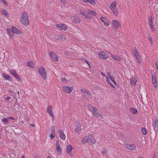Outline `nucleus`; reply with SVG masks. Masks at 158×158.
Here are the masks:
<instances>
[{
    "instance_id": "nucleus-30",
    "label": "nucleus",
    "mask_w": 158,
    "mask_h": 158,
    "mask_svg": "<svg viewBox=\"0 0 158 158\" xmlns=\"http://www.w3.org/2000/svg\"><path fill=\"white\" fill-rule=\"evenodd\" d=\"M133 52L135 57H138L140 56L138 51L136 50V48H134L133 49Z\"/></svg>"
},
{
    "instance_id": "nucleus-57",
    "label": "nucleus",
    "mask_w": 158,
    "mask_h": 158,
    "mask_svg": "<svg viewBox=\"0 0 158 158\" xmlns=\"http://www.w3.org/2000/svg\"><path fill=\"white\" fill-rule=\"evenodd\" d=\"M46 158H52L50 156H48Z\"/></svg>"
},
{
    "instance_id": "nucleus-3",
    "label": "nucleus",
    "mask_w": 158,
    "mask_h": 158,
    "mask_svg": "<svg viewBox=\"0 0 158 158\" xmlns=\"http://www.w3.org/2000/svg\"><path fill=\"white\" fill-rule=\"evenodd\" d=\"M106 81L108 84H110L112 87H114V86L112 84V83H113L114 85L117 84V83L114 80V78L110 76H109L106 77Z\"/></svg>"
},
{
    "instance_id": "nucleus-34",
    "label": "nucleus",
    "mask_w": 158,
    "mask_h": 158,
    "mask_svg": "<svg viewBox=\"0 0 158 158\" xmlns=\"http://www.w3.org/2000/svg\"><path fill=\"white\" fill-rule=\"evenodd\" d=\"M81 91L83 93H86L87 94L89 95L90 96H91V93L89 91L87 90L84 89H81Z\"/></svg>"
},
{
    "instance_id": "nucleus-37",
    "label": "nucleus",
    "mask_w": 158,
    "mask_h": 158,
    "mask_svg": "<svg viewBox=\"0 0 158 158\" xmlns=\"http://www.w3.org/2000/svg\"><path fill=\"white\" fill-rule=\"evenodd\" d=\"M8 118H5L1 120V121L5 124H6V123L9 122Z\"/></svg>"
},
{
    "instance_id": "nucleus-32",
    "label": "nucleus",
    "mask_w": 158,
    "mask_h": 158,
    "mask_svg": "<svg viewBox=\"0 0 158 158\" xmlns=\"http://www.w3.org/2000/svg\"><path fill=\"white\" fill-rule=\"evenodd\" d=\"M2 76L6 79L11 81L12 80L11 78L9 76L7 75V74H2Z\"/></svg>"
},
{
    "instance_id": "nucleus-4",
    "label": "nucleus",
    "mask_w": 158,
    "mask_h": 158,
    "mask_svg": "<svg viewBox=\"0 0 158 158\" xmlns=\"http://www.w3.org/2000/svg\"><path fill=\"white\" fill-rule=\"evenodd\" d=\"M73 86H64L63 87L62 89L63 91L68 94H70L73 90Z\"/></svg>"
},
{
    "instance_id": "nucleus-17",
    "label": "nucleus",
    "mask_w": 158,
    "mask_h": 158,
    "mask_svg": "<svg viewBox=\"0 0 158 158\" xmlns=\"http://www.w3.org/2000/svg\"><path fill=\"white\" fill-rule=\"evenodd\" d=\"M58 132L59 133L60 136V138L64 141L65 140L66 136L63 131L61 130H59L58 131Z\"/></svg>"
},
{
    "instance_id": "nucleus-49",
    "label": "nucleus",
    "mask_w": 158,
    "mask_h": 158,
    "mask_svg": "<svg viewBox=\"0 0 158 158\" xmlns=\"http://www.w3.org/2000/svg\"><path fill=\"white\" fill-rule=\"evenodd\" d=\"M10 97H7L5 98V100L6 101H8L10 100Z\"/></svg>"
},
{
    "instance_id": "nucleus-54",
    "label": "nucleus",
    "mask_w": 158,
    "mask_h": 158,
    "mask_svg": "<svg viewBox=\"0 0 158 158\" xmlns=\"http://www.w3.org/2000/svg\"><path fill=\"white\" fill-rule=\"evenodd\" d=\"M2 2L4 4H5L6 5H7V3H6V1L5 0H3Z\"/></svg>"
},
{
    "instance_id": "nucleus-35",
    "label": "nucleus",
    "mask_w": 158,
    "mask_h": 158,
    "mask_svg": "<svg viewBox=\"0 0 158 158\" xmlns=\"http://www.w3.org/2000/svg\"><path fill=\"white\" fill-rule=\"evenodd\" d=\"M57 153L58 155H60L62 153V150L60 147L56 148Z\"/></svg>"
},
{
    "instance_id": "nucleus-31",
    "label": "nucleus",
    "mask_w": 158,
    "mask_h": 158,
    "mask_svg": "<svg viewBox=\"0 0 158 158\" xmlns=\"http://www.w3.org/2000/svg\"><path fill=\"white\" fill-rule=\"evenodd\" d=\"M27 64L28 66L31 68H34V64L32 61H30L27 62Z\"/></svg>"
},
{
    "instance_id": "nucleus-50",
    "label": "nucleus",
    "mask_w": 158,
    "mask_h": 158,
    "mask_svg": "<svg viewBox=\"0 0 158 158\" xmlns=\"http://www.w3.org/2000/svg\"><path fill=\"white\" fill-rule=\"evenodd\" d=\"M155 64H156V69H157V70H158V62L156 61V62Z\"/></svg>"
},
{
    "instance_id": "nucleus-14",
    "label": "nucleus",
    "mask_w": 158,
    "mask_h": 158,
    "mask_svg": "<svg viewBox=\"0 0 158 158\" xmlns=\"http://www.w3.org/2000/svg\"><path fill=\"white\" fill-rule=\"evenodd\" d=\"M117 3L116 1H114L111 2L110 6V8L111 10L118 8L117 6Z\"/></svg>"
},
{
    "instance_id": "nucleus-29",
    "label": "nucleus",
    "mask_w": 158,
    "mask_h": 158,
    "mask_svg": "<svg viewBox=\"0 0 158 158\" xmlns=\"http://www.w3.org/2000/svg\"><path fill=\"white\" fill-rule=\"evenodd\" d=\"M111 11L112 12L113 14L115 16H117L119 14V10L118 8L114 10H112Z\"/></svg>"
},
{
    "instance_id": "nucleus-12",
    "label": "nucleus",
    "mask_w": 158,
    "mask_h": 158,
    "mask_svg": "<svg viewBox=\"0 0 158 158\" xmlns=\"http://www.w3.org/2000/svg\"><path fill=\"white\" fill-rule=\"evenodd\" d=\"M148 24L151 29L154 31L155 30V28L153 25V22H152V18L151 16L149 17L148 19Z\"/></svg>"
},
{
    "instance_id": "nucleus-36",
    "label": "nucleus",
    "mask_w": 158,
    "mask_h": 158,
    "mask_svg": "<svg viewBox=\"0 0 158 158\" xmlns=\"http://www.w3.org/2000/svg\"><path fill=\"white\" fill-rule=\"evenodd\" d=\"M130 111L134 114H136L137 113V110L133 108H131Z\"/></svg>"
},
{
    "instance_id": "nucleus-38",
    "label": "nucleus",
    "mask_w": 158,
    "mask_h": 158,
    "mask_svg": "<svg viewBox=\"0 0 158 158\" xmlns=\"http://www.w3.org/2000/svg\"><path fill=\"white\" fill-rule=\"evenodd\" d=\"M2 13L6 17H9V15L7 12L4 9H2Z\"/></svg>"
},
{
    "instance_id": "nucleus-21",
    "label": "nucleus",
    "mask_w": 158,
    "mask_h": 158,
    "mask_svg": "<svg viewBox=\"0 0 158 158\" xmlns=\"http://www.w3.org/2000/svg\"><path fill=\"white\" fill-rule=\"evenodd\" d=\"M126 147L130 150H134L136 148V146L134 144H126Z\"/></svg>"
},
{
    "instance_id": "nucleus-11",
    "label": "nucleus",
    "mask_w": 158,
    "mask_h": 158,
    "mask_svg": "<svg viewBox=\"0 0 158 158\" xmlns=\"http://www.w3.org/2000/svg\"><path fill=\"white\" fill-rule=\"evenodd\" d=\"M56 27L61 30L65 31L67 28V26L66 25L63 23H59L56 25Z\"/></svg>"
},
{
    "instance_id": "nucleus-13",
    "label": "nucleus",
    "mask_w": 158,
    "mask_h": 158,
    "mask_svg": "<svg viewBox=\"0 0 158 158\" xmlns=\"http://www.w3.org/2000/svg\"><path fill=\"white\" fill-rule=\"evenodd\" d=\"M10 73L12 74L18 81L21 80V78L18 76L16 71L14 70H11L9 71Z\"/></svg>"
},
{
    "instance_id": "nucleus-39",
    "label": "nucleus",
    "mask_w": 158,
    "mask_h": 158,
    "mask_svg": "<svg viewBox=\"0 0 158 158\" xmlns=\"http://www.w3.org/2000/svg\"><path fill=\"white\" fill-rule=\"evenodd\" d=\"M88 2L90 3L93 6H94L96 4V3L94 0H89Z\"/></svg>"
},
{
    "instance_id": "nucleus-33",
    "label": "nucleus",
    "mask_w": 158,
    "mask_h": 158,
    "mask_svg": "<svg viewBox=\"0 0 158 158\" xmlns=\"http://www.w3.org/2000/svg\"><path fill=\"white\" fill-rule=\"evenodd\" d=\"M90 14L92 16H95L96 15V13L94 10H88V15Z\"/></svg>"
},
{
    "instance_id": "nucleus-22",
    "label": "nucleus",
    "mask_w": 158,
    "mask_h": 158,
    "mask_svg": "<svg viewBox=\"0 0 158 158\" xmlns=\"http://www.w3.org/2000/svg\"><path fill=\"white\" fill-rule=\"evenodd\" d=\"M137 81V78L135 77L132 76L131 79V85L133 86H135Z\"/></svg>"
},
{
    "instance_id": "nucleus-27",
    "label": "nucleus",
    "mask_w": 158,
    "mask_h": 158,
    "mask_svg": "<svg viewBox=\"0 0 158 158\" xmlns=\"http://www.w3.org/2000/svg\"><path fill=\"white\" fill-rule=\"evenodd\" d=\"M71 21L73 23H79L80 22V19L77 17H74L72 19Z\"/></svg>"
},
{
    "instance_id": "nucleus-6",
    "label": "nucleus",
    "mask_w": 158,
    "mask_h": 158,
    "mask_svg": "<svg viewBox=\"0 0 158 158\" xmlns=\"http://www.w3.org/2000/svg\"><path fill=\"white\" fill-rule=\"evenodd\" d=\"M47 112L52 117V120H53V119L54 118V114L52 112L53 108L52 106H48L47 107Z\"/></svg>"
},
{
    "instance_id": "nucleus-26",
    "label": "nucleus",
    "mask_w": 158,
    "mask_h": 158,
    "mask_svg": "<svg viewBox=\"0 0 158 158\" xmlns=\"http://www.w3.org/2000/svg\"><path fill=\"white\" fill-rule=\"evenodd\" d=\"M11 31L13 33L15 34H19L21 33L20 31L15 27H12L11 28Z\"/></svg>"
},
{
    "instance_id": "nucleus-19",
    "label": "nucleus",
    "mask_w": 158,
    "mask_h": 158,
    "mask_svg": "<svg viewBox=\"0 0 158 158\" xmlns=\"http://www.w3.org/2000/svg\"><path fill=\"white\" fill-rule=\"evenodd\" d=\"M89 137L90 138L89 141L91 143L94 144L95 143L96 141L92 135L89 134Z\"/></svg>"
},
{
    "instance_id": "nucleus-40",
    "label": "nucleus",
    "mask_w": 158,
    "mask_h": 158,
    "mask_svg": "<svg viewBox=\"0 0 158 158\" xmlns=\"http://www.w3.org/2000/svg\"><path fill=\"white\" fill-rule=\"evenodd\" d=\"M142 131L143 135H146L147 134V131L145 128L143 127L142 129Z\"/></svg>"
},
{
    "instance_id": "nucleus-55",
    "label": "nucleus",
    "mask_w": 158,
    "mask_h": 158,
    "mask_svg": "<svg viewBox=\"0 0 158 158\" xmlns=\"http://www.w3.org/2000/svg\"><path fill=\"white\" fill-rule=\"evenodd\" d=\"M89 0H83V1L85 3L88 2Z\"/></svg>"
},
{
    "instance_id": "nucleus-24",
    "label": "nucleus",
    "mask_w": 158,
    "mask_h": 158,
    "mask_svg": "<svg viewBox=\"0 0 158 158\" xmlns=\"http://www.w3.org/2000/svg\"><path fill=\"white\" fill-rule=\"evenodd\" d=\"M110 55L115 61H121V59L120 57L116 55H114L112 54H111Z\"/></svg>"
},
{
    "instance_id": "nucleus-51",
    "label": "nucleus",
    "mask_w": 158,
    "mask_h": 158,
    "mask_svg": "<svg viewBox=\"0 0 158 158\" xmlns=\"http://www.w3.org/2000/svg\"><path fill=\"white\" fill-rule=\"evenodd\" d=\"M8 119H11L13 120H16V119L15 118H14L13 117H8Z\"/></svg>"
},
{
    "instance_id": "nucleus-62",
    "label": "nucleus",
    "mask_w": 158,
    "mask_h": 158,
    "mask_svg": "<svg viewBox=\"0 0 158 158\" xmlns=\"http://www.w3.org/2000/svg\"><path fill=\"white\" fill-rule=\"evenodd\" d=\"M153 157H155V156H153Z\"/></svg>"
},
{
    "instance_id": "nucleus-1",
    "label": "nucleus",
    "mask_w": 158,
    "mask_h": 158,
    "mask_svg": "<svg viewBox=\"0 0 158 158\" xmlns=\"http://www.w3.org/2000/svg\"><path fill=\"white\" fill-rule=\"evenodd\" d=\"M28 18V14L26 12H24L20 17V20L23 24L24 25L27 26L29 24Z\"/></svg>"
},
{
    "instance_id": "nucleus-10",
    "label": "nucleus",
    "mask_w": 158,
    "mask_h": 158,
    "mask_svg": "<svg viewBox=\"0 0 158 158\" xmlns=\"http://www.w3.org/2000/svg\"><path fill=\"white\" fill-rule=\"evenodd\" d=\"M75 131L77 133H79L81 131L80 123L79 122L77 121L75 123Z\"/></svg>"
},
{
    "instance_id": "nucleus-59",
    "label": "nucleus",
    "mask_w": 158,
    "mask_h": 158,
    "mask_svg": "<svg viewBox=\"0 0 158 158\" xmlns=\"http://www.w3.org/2000/svg\"><path fill=\"white\" fill-rule=\"evenodd\" d=\"M138 158H143L142 157H138Z\"/></svg>"
},
{
    "instance_id": "nucleus-8",
    "label": "nucleus",
    "mask_w": 158,
    "mask_h": 158,
    "mask_svg": "<svg viewBox=\"0 0 158 158\" xmlns=\"http://www.w3.org/2000/svg\"><path fill=\"white\" fill-rule=\"evenodd\" d=\"M74 148H73L71 145H68L67 147L66 152L67 153L70 157L73 156V154L72 153V151Z\"/></svg>"
},
{
    "instance_id": "nucleus-42",
    "label": "nucleus",
    "mask_w": 158,
    "mask_h": 158,
    "mask_svg": "<svg viewBox=\"0 0 158 158\" xmlns=\"http://www.w3.org/2000/svg\"><path fill=\"white\" fill-rule=\"evenodd\" d=\"M55 136L56 135L54 133L51 134L50 135V139L52 140L53 139H54V137H55Z\"/></svg>"
},
{
    "instance_id": "nucleus-45",
    "label": "nucleus",
    "mask_w": 158,
    "mask_h": 158,
    "mask_svg": "<svg viewBox=\"0 0 158 158\" xmlns=\"http://www.w3.org/2000/svg\"><path fill=\"white\" fill-rule=\"evenodd\" d=\"M107 152L106 150L105 149H104L103 150L102 152L101 153L102 154H104L105 153H106Z\"/></svg>"
},
{
    "instance_id": "nucleus-25",
    "label": "nucleus",
    "mask_w": 158,
    "mask_h": 158,
    "mask_svg": "<svg viewBox=\"0 0 158 158\" xmlns=\"http://www.w3.org/2000/svg\"><path fill=\"white\" fill-rule=\"evenodd\" d=\"M89 135L86 136L83 138L81 143L82 144H85L87 143H88L89 141Z\"/></svg>"
},
{
    "instance_id": "nucleus-41",
    "label": "nucleus",
    "mask_w": 158,
    "mask_h": 158,
    "mask_svg": "<svg viewBox=\"0 0 158 158\" xmlns=\"http://www.w3.org/2000/svg\"><path fill=\"white\" fill-rule=\"evenodd\" d=\"M148 40H149V43L151 44H153V40H152V38L151 37H149L148 38Z\"/></svg>"
},
{
    "instance_id": "nucleus-15",
    "label": "nucleus",
    "mask_w": 158,
    "mask_h": 158,
    "mask_svg": "<svg viewBox=\"0 0 158 158\" xmlns=\"http://www.w3.org/2000/svg\"><path fill=\"white\" fill-rule=\"evenodd\" d=\"M80 13L81 14L83 15L85 18H89V17L88 15V10H86L85 9H82L80 11Z\"/></svg>"
},
{
    "instance_id": "nucleus-2",
    "label": "nucleus",
    "mask_w": 158,
    "mask_h": 158,
    "mask_svg": "<svg viewBox=\"0 0 158 158\" xmlns=\"http://www.w3.org/2000/svg\"><path fill=\"white\" fill-rule=\"evenodd\" d=\"M38 72L43 79H46L47 73L44 67L42 66L40 67L38 69Z\"/></svg>"
},
{
    "instance_id": "nucleus-63",
    "label": "nucleus",
    "mask_w": 158,
    "mask_h": 158,
    "mask_svg": "<svg viewBox=\"0 0 158 158\" xmlns=\"http://www.w3.org/2000/svg\"><path fill=\"white\" fill-rule=\"evenodd\" d=\"M153 157H155V156H153Z\"/></svg>"
},
{
    "instance_id": "nucleus-52",
    "label": "nucleus",
    "mask_w": 158,
    "mask_h": 158,
    "mask_svg": "<svg viewBox=\"0 0 158 158\" xmlns=\"http://www.w3.org/2000/svg\"><path fill=\"white\" fill-rule=\"evenodd\" d=\"M84 98L87 99L89 101V99H88V98L86 95H84L83 96Z\"/></svg>"
},
{
    "instance_id": "nucleus-43",
    "label": "nucleus",
    "mask_w": 158,
    "mask_h": 158,
    "mask_svg": "<svg viewBox=\"0 0 158 158\" xmlns=\"http://www.w3.org/2000/svg\"><path fill=\"white\" fill-rule=\"evenodd\" d=\"M136 59L139 64H140L141 63V59L140 58V56L138 57H136Z\"/></svg>"
},
{
    "instance_id": "nucleus-16",
    "label": "nucleus",
    "mask_w": 158,
    "mask_h": 158,
    "mask_svg": "<svg viewBox=\"0 0 158 158\" xmlns=\"http://www.w3.org/2000/svg\"><path fill=\"white\" fill-rule=\"evenodd\" d=\"M101 19L102 22H103L104 24L106 26H108L110 25L109 22L107 19L104 17H102L101 18Z\"/></svg>"
},
{
    "instance_id": "nucleus-58",
    "label": "nucleus",
    "mask_w": 158,
    "mask_h": 158,
    "mask_svg": "<svg viewBox=\"0 0 158 158\" xmlns=\"http://www.w3.org/2000/svg\"><path fill=\"white\" fill-rule=\"evenodd\" d=\"M21 158H25V156H22Z\"/></svg>"
},
{
    "instance_id": "nucleus-46",
    "label": "nucleus",
    "mask_w": 158,
    "mask_h": 158,
    "mask_svg": "<svg viewBox=\"0 0 158 158\" xmlns=\"http://www.w3.org/2000/svg\"><path fill=\"white\" fill-rule=\"evenodd\" d=\"M6 31L9 34L10 33V28H6Z\"/></svg>"
},
{
    "instance_id": "nucleus-18",
    "label": "nucleus",
    "mask_w": 158,
    "mask_h": 158,
    "mask_svg": "<svg viewBox=\"0 0 158 158\" xmlns=\"http://www.w3.org/2000/svg\"><path fill=\"white\" fill-rule=\"evenodd\" d=\"M50 55V57L53 60L56 61H58V57L54 52H51Z\"/></svg>"
},
{
    "instance_id": "nucleus-60",
    "label": "nucleus",
    "mask_w": 158,
    "mask_h": 158,
    "mask_svg": "<svg viewBox=\"0 0 158 158\" xmlns=\"http://www.w3.org/2000/svg\"><path fill=\"white\" fill-rule=\"evenodd\" d=\"M31 126L33 127H34L35 126L34 125H32V124L31 125Z\"/></svg>"
},
{
    "instance_id": "nucleus-48",
    "label": "nucleus",
    "mask_w": 158,
    "mask_h": 158,
    "mask_svg": "<svg viewBox=\"0 0 158 158\" xmlns=\"http://www.w3.org/2000/svg\"><path fill=\"white\" fill-rule=\"evenodd\" d=\"M61 80L64 82H65L66 81V80L65 78H61Z\"/></svg>"
},
{
    "instance_id": "nucleus-20",
    "label": "nucleus",
    "mask_w": 158,
    "mask_h": 158,
    "mask_svg": "<svg viewBox=\"0 0 158 158\" xmlns=\"http://www.w3.org/2000/svg\"><path fill=\"white\" fill-rule=\"evenodd\" d=\"M154 124L153 129L155 131L156 134L158 133V120L157 119L155 120Z\"/></svg>"
},
{
    "instance_id": "nucleus-47",
    "label": "nucleus",
    "mask_w": 158,
    "mask_h": 158,
    "mask_svg": "<svg viewBox=\"0 0 158 158\" xmlns=\"http://www.w3.org/2000/svg\"><path fill=\"white\" fill-rule=\"evenodd\" d=\"M60 1L64 4H65L66 3V1L65 0H60Z\"/></svg>"
},
{
    "instance_id": "nucleus-53",
    "label": "nucleus",
    "mask_w": 158,
    "mask_h": 158,
    "mask_svg": "<svg viewBox=\"0 0 158 158\" xmlns=\"http://www.w3.org/2000/svg\"><path fill=\"white\" fill-rule=\"evenodd\" d=\"M85 62H86V63L89 65V68H90L89 63L88 62V61L86 60H85Z\"/></svg>"
},
{
    "instance_id": "nucleus-61",
    "label": "nucleus",
    "mask_w": 158,
    "mask_h": 158,
    "mask_svg": "<svg viewBox=\"0 0 158 158\" xmlns=\"http://www.w3.org/2000/svg\"><path fill=\"white\" fill-rule=\"evenodd\" d=\"M153 157H155V156H153Z\"/></svg>"
},
{
    "instance_id": "nucleus-44",
    "label": "nucleus",
    "mask_w": 158,
    "mask_h": 158,
    "mask_svg": "<svg viewBox=\"0 0 158 158\" xmlns=\"http://www.w3.org/2000/svg\"><path fill=\"white\" fill-rule=\"evenodd\" d=\"M56 148L59 147H60V145L59 142L58 141H56L55 144Z\"/></svg>"
},
{
    "instance_id": "nucleus-9",
    "label": "nucleus",
    "mask_w": 158,
    "mask_h": 158,
    "mask_svg": "<svg viewBox=\"0 0 158 158\" xmlns=\"http://www.w3.org/2000/svg\"><path fill=\"white\" fill-rule=\"evenodd\" d=\"M152 82L155 88L157 89V83L156 81V76L155 73L152 75Z\"/></svg>"
},
{
    "instance_id": "nucleus-5",
    "label": "nucleus",
    "mask_w": 158,
    "mask_h": 158,
    "mask_svg": "<svg viewBox=\"0 0 158 158\" xmlns=\"http://www.w3.org/2000/svg\"><path fill=\"white\" fill-rule=\"evenodd\" d=\"M113 27L114 30H116L118 27L121 26L120 23L117 20H114L112 22Z\"/></svg>"
},
{
    "instance_id": "nucleus-7",
    "label": "nucleus",
    "mask_w": 158,
    "mask_h": 158,
    "mask_svg": "<svg viewBox=\"0 0 158 158\" xmlns=\"http://www.w3.org/2000/svg\"><path fill=\"white\" fill-rule=\"evenodd\" d=\"M98 56L99 57L103 59H107L109 56L108 55L102 51L99 52Z\"/></svg>"
},
{
    "instance_id": "nucleus-56",
    "label": "nucleus",
    "mask_w": 158,
    "mask_h": 158,
    "mask_svg": "<svg viewBox=\"0 0 158 158\" xmlns=\"http://www.w3.org/2000/svg\"><path fill=\"white\" fill-rule=\"evenodd\" d=\"M102 75L103 76V77H105L106 76V75H105L103 73H102Z\"/></svg>"
},
{
    "instance_id": "nucleus-28",
    "label": "nucleus",
    "mask_w": 158,
    "mask_h": 158,
    "mask_svg": "<svg viewBox=\"0 0 158 158\" xmlns=\"http://www.w3.org/2000/svg\"><path fill=\"white\" fill-rule=\"evenodd\" d=\"M93 115L94 116H95L99 119H101L102 118V115L98 112H93Z\"/></svg>"
},
{
    "instance_id": "nucleus-23",
    "label": "nucleus",
    "mask_w": 158,
    "mask_h": 158,
    "mask_svg": "<svg viewBox=\"0 0 158 158\" xmlns=\"http://www.w3.org/2000/svg\"><path fill=\"white\" fill-rule=\"evenodd\" d=\"M87 107L88 109L92 113L95 112L97 111V110L96 108L94 107H93L91 105L88 104L87 106Z\"/></svg>"
}]
</instances>
